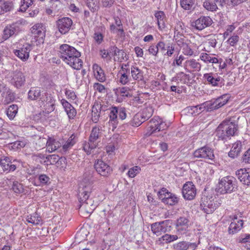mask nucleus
Here are the masks:
<instances>
[{
	"label": "nucleus",
	"mask_w": 250,
	"mask_h": 250,
	"mask_svg": "<svg viewBox=\"0 0 250 250\" xmlns=\"http://www.w3.org/2000/svg\"><path fill=\"white\" fill-rule=\"evenodd\" d=\"M12 9V4L10 2L0 0V15L9 12Z\"/></svg>",
	"instance_id": "ea45409f"
},
{
	"label": "nucleus",
	"mask_w": 250,
	"mask_h": 250,
	"mask_svg": "<svg viewBox=\"0 0 250 250\" xmlns=\"http://www.w3.org/2000/svg\"><path fill=\"white\" fill-rule=\"evenodd\" d=\"M102 127L100 126H95L92 129L90 135L89 137V141L91 142L97 143L98 144V140L102 135Z\"/></svg>",
	"instance_id": "72a5a7b5"
},
{
	"label": "nucleus",
	"mask_w": 250,
	"mask_h": 250,
	"mask_svg": "<svg viewBox=\"0 0 250 250\" xmlns=\"http://www.w3.org/2000/svg\"><path fill=\"white\" fill-rule=\"evenodd\" d=\"M94 168L99 174L104 177H108L112 171L111 167L102 160L95 162Z\"/></svg>",
	"instance_id": "9b49d317"
},
{
	"label": "nucleus",
	"mask_w": 250,
	"mask_h": 250,
	"mask_svg": "<svg viewBox=\"0 0 250 250\" xmlns=\"http://www.w3.org/2000/svg\"><path fill=\"white\" fill-rule=\"evenodd\" d=\"M153 112V106L150 104H146L141 112H139L136 114L135 119H138V118H143L144 120L146 121L152 116Z\"/></svg>",
	"instance_id": "cd10ccee"
},
{
	"label": "nucleus",
	"mask_w": 250,
	"mask_h": 250,
	"mask_svg": "<svg viewBox=\"0 0 250 250\" xmlns=\"http://www.w3.org/2000/svg\"><path fill=\"white\" fill-rule=\"evenodd\" d=\"M12 188L14 192L17 194L21 193L24 192L22 185L17 181L13 182Z\"/></svg>",
	"instance_id": "5fc2aeb1"
},
{
	"label": "nucleus",
	"mask_w": 250,
	"mask_h": 250,
	"mask_svg": "<svg viewBox=\"0 0 250 250\" xmlns=\"http://www.w3.org/2000/svg\"><path fill=\"white\" fill-rule=\"evenodd\" d=\"M184 67L187 72L199 71L201 64L195 59H191L187 60L184 63Z\"/></svg>",
	"instance_id": "393cba45"
},
{
	"label": "nucleus",
	"mask_w": 250,
	"mask_h": 250,
	"mask_svg": "<svg viewBox=\"0 0 250 250\" xmlns=\"http://www.w3.org/2000/svg\"><path fill=\"white\" fill-rule=\"evenodd\" d=\"M195 0H180L181 7L186 10H191L194 9Z\"/></svg>",
	"instance_id": "37998d69"
},
{
	"label": "nucleus",
	"mask_w": 250,
	"mask_h": 250,
	"mask_svg": "<svg viewBox=\"0 0 250 250\" xmlns=\"http://www.w3.org/2000/svg\"><path fill=\"white\" fill-rule=\"evenodd\" d=\"M38 179L42 186L48 185L51 183L50 177L44 174L39 175Z\"/></svg>",
	"instance_id": "09e8293b"
},
{
	"label": "nucleus",
	"mask_w": 250,
	"mask_h": 250,
	"mask_svg": "<svg viewBox=\"0 0 250 250\" xmlns=\"http://www.w3.org/2000/svg\"><path fill=\"white\" fill-rule=\"evenodd\" d=\"M63 143V141L62 140L58 141L49 137L46 142L47 149L49 152H52L60 148Z\"/></svg>",
	"instance_id": "c756f323"
},
{
	"label": "nucleus",
	"mask_w": 250,
	"mask_h": 250,
	"mask_svg": "<svg viewBox=\"0 0 250 250\" xmlns=\"http://www.w3.org/2000/svg\"><path fill=\"white\" fill-rule=\"evenodd\" d=\"M33 3V0H22L21 5L20 8V11L25 12L26 9Z\"/></svg>",
	"instance_id": "4d7b16f0"
},
{
	"label": "nucleus",
	"mask_w": 250,
	"mask_h": 250,
	"mask_svg": "<svg viewBox=\"0 0 250 250\" xmlns=\"http://www.w3.org/2000/svg\"><path fill=\"white\" fill-rule=\"evenodd\" d=\"M168 125L158 117H154L148 122L146 127V135H151L154 132L167 129Z\"/></svg>",
	"instance_id": "423d86ee"
},
{
	"label": "nucleus",
	"mask_w": 250,
	"mask_h": 250,
	"mask_svg": "<svg viewBox=\"0 0 250 250\" xmlns=\"http://www.w3.org/2000/svg\"><path fill=\"white\" fill-rule=\"evenodd\" d=\"M212 23V20L209 17L202 16L193 22L192 26L198 30H202L210 26Z\"/></svg>",
	"instance_id": "aec40b11"
},
{
	"label": "nucleus",
	"mask_w": 250,
	"mask_h": 250,
	"mask_svg": "<svg viewBox=\"0 0 250 250\" xmlns=\"http://www.w3.org/2000/svg\"><path fill=\"white\" fill-rule=\"evenodd\" d=\"M176 80L180 81L183 83H187L190 80V76L183 72L178 73L176 76Z\"/></svg>",
	"instance_id": "a18cd8bd"
},
{
	"label": "nucleus",
	"mask_w": 250,
	"mask_h": 250,
	"mask_svg": "<svg viewBox=\"0 0 250 250\" xmlns=\"http://www.w3.org/2000/svg\"><path fill=\"white\" fill-rule=\"evenodd\" d=\"M116 101L118 103L122 102L125 98V87H118L114 89Z\"/></svg>",
	"instance_id": "58836bf2"
},
{
	"label": "nucleus",
	"mask_w": 250,
	"mask_h": 250,
	"mask_svg": "<svg viewBox=\"0 0 250 250\" xmlns=\"http://www.w3.org/2000/svg\"><path fill=\"white\" fill-rule=\"evenodd\" d=\"M200 59L206 63L216 64L219 62L220 60L215 57V54L201 53L200 55Z\"/></svg>",
	"instance_id": "7c9ffc66"
},
{
	"label": "nucleus",
	"mask_w": 250,
	"mask_h": 250,
	"mask_svg": "<svg viewBox=\"0 0 250 250\" xmlns=\"http://www.w3.org/2000/svg\"><path fill=\"white\" fill-rule=\"evenodd\" d=\"M0 93L2 97L4 98L3 102L5 104L13 102L15 99L14 93L4 83L0 84Z\"/></svg>",
	"instance_id": "412c9836"
},
{
	"label": "nucleus",
	"mask_w": 250,
	"mask_h": 250,
	"mask_svg": "<svg viewBox=\"0 0 250 250\" xmlns=\"http://www.w3.org/2000/svg\"><path fill=\"white\" fill-rule=\"evenodd\" d=\"M97 146V143L91 142L88 140V142H85L83 145V149L87 155H89L91 153L92 150L95 149Z\"/></svg>",
	"instance_id": "79ce46f5"
},
{
	"label": "nucleus",
	"mask_w": 250,
	"mask_h": 250,
	"mask_svg": "<svg viewBox=\"0 0 250 250\" xmlns=\"http://www.w3.org/2000/svg\"><path fill=\"white\" fill-rule=\"evenodd\" d=\"M31 49L32 46L31 45L25 44L19 49L15 50L14 54L23 62H25L29 57V53Z\"/></svg>",
	"instance_id": "4be33fe9"
},
{
	"label": "nucleus",
	"mask_w": 250,
	"mask_h": 250,
	"mask_svg": "<svg viewBox=\"0 0 250 250\" xmlns=\"http://www.w3.org/2000/svg\"><path fill=\"white\" fill-rule=\"evenodd\" d=\"M236 175L242 184L250 185V168H241L236 171Z\"/></svg>",
	"instance_id": "b1692460"
},
{
	"label": "nucleus",
	"mask_w": 250,
	"mask_h": 250,
	"mask_svg": "<svg viewBox=\"0 0 250 250\" xmlns=\"http://www.w3.org/2000/svg\"><path fill=\"white\" fill-rule=\"evenodd\" d=\"M93 68L95 78L101 82H104L105 77L103 70L96 64L93 65Z\"/></svg>",
	"instance_id": "c9c22d12"
},
{
	"label": "nucleus",
	"mask_w": 250,
	"mask_h": 250,
	"mask_svg": "<svg viewBox=\"0 0 250 250\" xmlns=\"http://www.w3.org/2000/svg\"><path fill=\"white\" fill-rule=\"evenodd\" d=\"M242 162L246 164H250V148L247 150L242 158Z\"/></svg>",
	"instance_id": "338daca9"
},
{
	"label": "nucleus",
	"mask_w": 250,
	"mask_h": 250,
	"mask_svg": "<svg viewBox=\"0 0 250 250\" xmlns=\"http://www.w3.org/2000/svg\"><path fill=\"white\" fill-rule=\"evenodd\" d=\"M131 73L132 76L134 80H142L143 78V75L141 71L138 68L134 67L131 68Z\"/></svg>",
	"instance_id": "6e6d98bb"
},
{
	"label": "nucleus",
	"mask_w": 250,
	"mask_h": 250,
	"mask_svg": "<svg viewBox=\"0 0 250 250\" xmlns=\"http://www.w3.org/2000/svg\"><path fill=\"white\" fill-rule=\"evenodd\" d=\"M158 195L165 204L174 206L178 203L179 199L176 195L169 192L166 188H163L159 191Z\"/></svg>",
	"instance_id": "9d476101"
},
{
	"label": "nucleus",
	"mask_w": 250,
	"mask_h": 250,
	"mask_svg": "<svg viewBox=\"0 0 250 250\" xmlns=\"http://www.w3.org/2000/svg\"><path fill=\"white\" fill-rule=\"evenodd\" d=\"M115 25L117 26L118 35L122 37L124 35V30L120 19L116 17L115 18Z\"/></svg>",
	"instance_id": "864d4df0"
},
{
	"label": "nucleus",
	"mask_w": 250,
	"mask_h": 250,
	"mask_svg": "<svg viewBox=\"0 0 250 250\" xmlns=\"http://www.w3.org/2000/svg\"><path fill=\"white\" fill-rule=\"evenodd\" d=\"M59 159L60 157L57 155H49L47 156L46 160H45L44 162L48 163L50 165H54L58 163Z\"/></svg>",
	"instance_id": "13d9d810"
},
{
	"label": "nucleus",
	"mask_w": 250,
	"mask_h": 250,
	"mask_svg": "<svg viewBox=\"0 0 250 250\" xmlns=\"http://www.w3.org/2000/svg\"><path fill=\"white\" fill-rule=\"evenodd\" d=\"M21 22L19 21L8 24L3 30L2 38L7 40L10 37L16 35L21 30Z\"/></svg>",
	"instance_id": "f8f14e48"
},
{
	"label": "nucleus",
	"mask_w": 250,
	"mask_h": 250,
	"mask_svg": "<svg viewBox=\"0 0 250 250\" xmlns=\"http://www.w3.org/2000/svg\"><path fill=\"white\" fill-rule=\"evenodd\" d=\"M31 36L37 42V44L43 43L45 36V27L42 24L37 23L31 28Z\"/></svg>",
	"instance_id": "6e6552de"
},
{
	"label": "nucleus",
	"mask_w": 250,
	"mask_h": 250,
	"mask_svg": "<svg viewBox=\"0 0 250 250\" xmlns=\"http://www.w3.org/2000/svg\"><path fill=\"white\" fill-rule=\"evenodd\" d=\"M178 237L177 235H171L169 234H165L159 237L156 240V243L158 245H163L165 244H168L177 240Z\"/></svg>",
	"instance_id": "2f4dec72"
},
{
	"label": "nucleus",
	"mask_w": 250,
	"mask_h": 250,
	"mask_svg": "<svg viewBox=\"0 0 250 250\" xmlns=\"http://www.w3.org/2000/svg\"><path fill=\"white\" fill-rule=\"evenodd\" d=\"M61 103L69 119H73L77 114L75 108L65 99H62L61 101Z\"/></svg>",
	"instance_id": "c85d7f7f"
},
{
	"label": "nucleus",
	"mask_w": 250,
	"mask_h": 250,
	"mask_svg": "<svg viewBox=\"0 0 250 250\" xmlns=\"http://www.w3.org/2000/svg\"><path fill=\"white\" fill-rule=\"evenodd\" d=\"M72 20L68 17H63L57 21V25L60 32L62 34L67 33L72 25Z\"/></svg>",
	"instance_id": "f3484780"
},
{
	"label": "nucleus",
	"mask_w": 250,
	"mask_h": 250,
	"mask_svg": "<svg viewBox=\"0 0 250 250\" xmlns=\"http://www.w3.org/2000/svg\"><path fill=\"white\" fill-rule=\"evenodd\" d=\"M229 95L224 94L215 100L210 101L212 110L218 109L225 105L229 101Z\"/></svg>",
	"instance_id": "a878e982"
},
{
	"label": "nucleus",
	"mask_w": 250,
	"mask_h": 250,
	"mask_svg": "<svg viewBox=\"0 0 250 250\" xmlns=\"http://www.w3.org/2000/svg\"><path fill=\"white\" fill-rule=\"evenodd\" d=\"M242 148V142L238 141H236L232 145L231 150L229 152L228 155L229 157L233 159L237 157L241 151Z\"/></svg>",
	"instance_id": "f704fd0d"
},
{
	"label": "nucleus",
	"mask_w": 250,
	"mask_h": 250,
	"mask_svg": "<svg viewBox=\"0 0 250 250\" xmlns=\"http://www.w3.org/2000/svg\"><path fill=\"white\" fill-rule=\"evenodd\" d=\"M189 220L185 217H180L176 220V230L181 234H186L189 231Z\"/></svg>",
	"instance_id": "a211bd4d"
},
{
	"label": "nucleus",
	"mask_w": 250,
	"mask_h": 250,
	"mask_svg": "<svg viewBox=\"0 0 250 250\" xmlns=\"http://www.w3.org/2000/svg\"><path fill=\"white\" fill-rule=\"evenodd\" d=\"M59 56L65 63L73 68L80 70L83 66V61L80 59L81 53L74 47L64 44L60 46Z\"/></svg>",
	"instance_id": "f03ea898"
},
{
	"label": "nucleus",
	"mask_w": 250,
	"mask_h": 250,
	"mask_svg": "<svg viewBox=\"0 0 250 250\" xmlns=\"http://www.w3.org/2000/svg\"><path fill=\"white\" fill-rule=\"evenodd\" d=\"M140 167L138 166H135L129 169L127 172V175L130 178H134L140 172Z\"/></svg>",
	"instance_id": "052dcab7"
},
{
	"label": "nucleus",
	"mask_w": 250,
	"mask_h": 250,
	"mask_svg": "<svg viewBox=\"0 0 250 250\" xmlns=\"http://www.w3.org/2000/svg\"><path fill=\"white\" fill-rule=\"evenodd\" d=\"M182 194L186 200H191L195 198L196 194V189L192 182H188L184 185Z\"/></svg>",
	"instance_id": "4468645a"
},
{
	"label": "nucleus",
	"mask_w": 250,
	"mask_h": 250,
	"mask_svg": "<svg viewBox=\"0 0 250 250\" xmlns=\"http://www.w3.org/2000/svg\"><path fill=\"white\" fill-rule=\"evenodd\" d=\"M169 220L155 222L151 225V230L153 234L158 236L162 233L168 231L171 229Z\"/></svg>",
	"instance_id": "1a4fd4ad"
},
{
	"label": "nucleus",
	"mask_w": 250,
	"mask_h": 250,
	"mask_svg": "<svg viewBox=\"0 0 250 250\" xmlns=\"http://www.w3.org/2000/svg\"><path fill=\"white\" fill-rule=\"evenodd\" d=\"M191 246L193 247L196 246L195 243H189L186 241H181L174 244L172 248L174 250H187Z\"/></svg>",
	"instance_id": "e433bc0d"
},
{
	"label": "nucleus",
	"mask_w": 250,
	"mask_h": 250,
	"mask_svg": "<svg viewBox=\"0 0 250 250\" xmlns=\"http://www.w3.org/2000/svg\"><path fill=\"white\" fill-rule=\"evenodd\" d=\"M243 225V220L238 219L237 215H234L232 218V221L229 227L228 232L229 234H234L237 233L242 228Z\"/></svg>",
	"instance_id": "5701e85b"
},
{
	"label": "nucleus",
	"mask_w": 250,
	"mask_h": 250,
	"mask_svg": "<svg viewBox=\"0 0 250 250\" xmlns=\"http://www.w3.org/2000/svg\"><path fill=\"white\" fill-rule=\"evenodd\" d=\"M193 156L196 158L205 159L211 160L214 159L213 150L208 146H204L196 149L193 153Z\"/></svg>",
	"instance_id": "ddd939ff"
},
{
	"label": "nucleus",
	"mask_w": 250,
	"mask_h": 250,
	"mask_svg": "<svg viewBox=\"0 0 250 250\" xmlns=\"http://www.w3.org/2000/svg\"><path fill=\"white\" fill-rule=\"evenodd\" d=\"M134 90L132 89H129L127 91L126 89V98H131L130 101L128 102V104L130 105L132 104L133 106H137V104L141 103V100L139 97L136 96H134Z\"/></svg>",
	"instance_id": "4c0bfd02"
},
{
	"label": "nucleus",
	"mask_w": 250,
	"mask_h": 250,
	"mask_svg": "<svg viewBox=\"0 0 250 250\" xmlns=\"http://www.w3.org/2000/svg\"><path fill=\"white\" fill-rule=\"evenodd\" d=\"M100 111L98 110L97 105H94L92 108V121L94 123H97L100 116Z\"/></svg>",
	"instance_id": "49530a36"
},
{
	"label": "nucleus",
	"mask_w": 250,
	"mask_h": 250,
	"mask_svg": "<svg viewBox=\"0 0 250 250\" xmlns=\"http://www.w3.org/2000/svg\"><path fill=\"white\" fill-rule=\"evenodd\" d=\"M200 206L201 209L207 214L212 213L217 207L214 202L207 196L202 198Z\"/></svg>",
	"instance_id": "6ab92c4d"
},
{
	"label": "nucleus",
	"mask_w": 250,
	"mask_h": 250,
	"mask_svg": "<svg viewBox=\"0 0 250 250\" xmlns=\"http://www.w3.org/2000/svg\"><path fill=\"white\" fill-rule=\"evenodd\" d=\"M18 107L16 104L10 105L6 110V114L10 120H13L16 115Z\"/></svg>",
	"instance_id": "a19ab883"
},
{
	"label": "nucleus",
	"mask_w": 250,
	"mask_h": 250,
	"mask_svg": "<svg viewBox=\"0 0 250 250\" xmlns=\"http://www.w3.org/2000/svg\"><path fill=\"white\" fill-rule=\"evenodd\" d=\"M118 145L117 143H108L105 147L106 152L109 155H113L115 154V151L117 148Z\"/></svg>",
	"instance_id": "3c124183"
},
{
	"label": "nucleus",
	"mask_w": 250,
	"mask_h": 250,
	"mask_svg": "<svg viewBox=\"0 0 250 250\" xmlns=\"http://www.w3.org/2000/svg\"><path fill=\"white\" fill-rule=\"evenodd\" d=\"M241 243L244 244V247L247 250H250V234L246 235L244 238H242Z\"/></svg>",
	"instance_id": "e2e57ef3"
},
{
	"label": "nucleus",
	"mask_w": 250,
	"mask_h": 250,
	"mask_svg": "<svg viewBox=\"0 0 250 250\" xmlns=\"http://www.w3.org/2000/svg\"><path fill=\"white\" fill-rule=\"evenodd\" d=\"M237 130V125L229 120L224 121L217 127L216 136L219 139L225 140L227 137L234 136Z\"/></svg>",
	"instance_id": "7ed1b4c3"
},
{
	"label": "nucleus",
	"mask_w": 250,
	"mask_h": 250,
	"mask_svg": "<svg viewBox=\"0 0 250 250\" xmlns=\"http://www.w3.org/2000/svg\"><path fill=\"white\" fill-rule=\"evenodd\" d=\"M124 63L120 64L121 70L117 74V82L125 84V71L124 70Z\"/></svg>",
	"instance_id": "de8ad7c7"
},
{
	"label": "nucleus",
	"mask_w": 250,
	"mask_h": 250,
	"mask_svg": "<svg viewBox=\"0 0 250 250\" xmlns=\"http://www.w3.org/2000/svg\"><path fill=\"white\" fill-rule=\"evenodd\" d=\"M83 181L80 184L78 188V199L80 203L79 208L83 209L87 213L91 214L96 208L97 205L94 201L90 198V195L92 192V186L90 182L86 183L87 180L90 181L92 178V174L90 172L84 173Z\"/></svg>",
	"instance_id": "f257e3e1"
},
{
	"label": "nucleus",
	"mask_w": 250,
	"mask_h": 250,
	"mask_svg": "<svg viewBox=\"0 0 250 250\" xmlns=\"http://www.w3.org/2000/svg\"><path fill=\"white\" fill-rule=\"evenodd\" d=\"M196 106L198 107L199 114L204 111L206 109L207 111L212 110V109L211 108V105L210 101L205 102L201 104L196 105Z\"/></svg>",
	"instance_id": "8fccbe9b"
},
{
	"label": "nucleus",
	"mask_w": 250,
	"mask_h": 250,
	"mask_svg": "<svg viewBox=\"0 0 250 250\" xmlns=\"http://www.w3.org/2000/svg\"><path fill=\"white\" fill-rule=\"evenodd\" d=\"M118 113V109L116 107H114L112 108L109 114L110 121H114L115 119H117V114Z\"/></svg>",
	"instance_id": "69168bd1"
},
{
	"label": "nucleus",
	"mask_w": 250,
	"mask_h": 250,
	"mask_svg": "<svg viewBox=\"0 0 250 250\" xmlns=\"http://www.w3.org/2000/svg\"><path fill=\"white\" fill-rule=\"evenodd\" d=\"M203 6L207 10L210 11H215L218 9L217 5L215 3L209 0H205L203 3Z\"/></svg>",
	"instance_id": "603ef678"
},
{
	"label": "nucleus",
	"mask_w": 250,
	"mask_h": 250,
	"mask_svg": "<svg viewBox=\"0 0 250 250\" xmlns=\"http://www.w3.org/2000/svg\"><path fill=\"white\" fill-rule=\"evenodd\" d=\"M155 18L157 22L158 28L160 30H162L166 27V15L162 11H157L155 12Z\"/></svg>",
	"instance_id": "473e14b6"
},
{
	"label": "nucleus",
	"mask_w": 250,
	"mask_h": 250,
	"mask_svg": "<svg viewBox=\"0 0 250 250\" xmlns=\"http://www.w3.org/2000/svg\"><path fill=\"white\" fill-rule=\"evenodd\" d=\"M94 39L98 44H101L103 41V36L100 32H96L94 34Z\"/></svg>",
	"instance_id": "774afa93"
},
{
	"label": "nucleus",
	"mask_w": 250,
	"mask_h": 250,
	"mask_svg": "<svg viewBox=\"0 0 250 250\" xmlns=\"http://www.w3.org/2000/svg\"><path fill=\"white\" fill-rule=\"evenodd\" d=\"M237 181L230 176L223 177L219 182V190L221 194L231 193L236 188Z\"/></svg>",
	"instance_id": "39448f33"
},
{
	"label": "nucleus",
	"mask_w": 250,
	"mask_h": 250,
	"mask_svg": "<svg viewBox=\"0 0 250 250\" xmlns=\"http://www.w3.org/2000/svg\"><path fill=\"white\" fill-rule=\"evenodd\" d=\"M10 78V83L17 88L22 86L25 81L23 74L19 70H16L11 73Z\"/></svg>",
	"instance_id": "dca6fc26"
},
{
	"label": "nucleus",
	"mask_w": 250,
	"mask_h": 250,
	"mask_svg": "<svg viewBox=\"0 0 250 250\" xmlns=\"http://www.w3.org/2000/svg\"><path fill=\"white\" fill-rule=\"evenodd\" d=\"M147 51L149 54L153 56L157 57L159 53L158 46L155 43H151L148 47Z\"/></svg>",
	"instance_id": "bf43d9fd"
},
{
	"label": "nucleus",
	"mask_w": 250,
	"mask_h": 250,
	"mask_svg": "<svg viewBox=\"0 0 250 250\" xmlns=\"http://www.w3.org/2000/svg\"><path fill=\"white\" fill-rule=\"evenodd\" d=\"M203 79L205 83L211 85L213 86H216L220 81V77L218 76L216 74L208 73L204 74Z\"/></svg>",
	"instance_id": "bb28decb"
},
{
	"label": "nucleus",
	"mask_w": 250,
	"mask_h": 250,
	"mask_svg": "<svg viewBox=\"0 0 250 250\" xmlns=\"http://www.w3.org/2000/svg\"><path fill=\"white\" fill-rule=\"evenodd\" d=\"M125 52L123 49H119L117 48L116 51L115 53V61H117L120 62H122L124 60V54Z\"/></svg>",
	"instance_id": "680f3d73"
},
{
	"label": "nucleus",
	"mask_w": 250,
	"mask_h": 250,
	"mask_svg": "<svg viewBox=\"0 0 250 250\" xmlns=\"http://www.w3.org/2000/svg\"><path fill=\"white\" fill-rule=\"evenodd\" d=\"M21 164L20 160L13 159L11 157H2L0 160V166L4 172L9 173L14 171Z\"/></svg>",
	"instance_id": "0eeeda50"
},
{
	"label": "nucleus",
	"mask_w": 250,
	"mask_h": 250,
	"mask_svg": "<svg viewBox=\"0 0 250 250\" xmlns=\"http://www.w3.org/2000/svg\"><path fill=\"white\" fill-rule=\"evenodd\" d=\"M182 53L189 57L194 55V51L191 47L190 42L185 38H180L176 41Z\"/></svg>",
	"instance_id": "2eb2a0df"
},
{
	"label": "nucleus",
	"mask_w": 250,
	"mask_h": 250,
	"mask_svg": "<svg viewBox=\"0 0 250 250\" xmlns=\"http://www.w3.org/2000/svg\"><path fill=\"white\" fill-rule=\"evenodd\" d=\"M75 136L74 134H72L67 139L65 144L62 146V149L63 151H67L76 143V142L75 140Z\"/></svg>",
	"instance_id": "c03bdc74"
},
{
	"label": "nucleus",
	"mask_w": 250,
	"mask_h": 250,
	"mask_svg": "<svg viewBox=\"0 0 250 250\" xmlns=\"http://www.w3.org/2000/svg\"><path fill=\"white\" fill-rule=\"evenodd\" d=\"M28 99L31 101H41L42 103L45 102L46 104H50V108L48 109L50 111L54 109L55 105L52 101V98L47 93L42 94L40 87H31L28 92Z\"/></svg>",
	"instance_id": "20e7f679"
},
{
	"label": "nucleus",
	"mask_w": 250,
	"mask_h": 250,
	"mask_svg": "<svg viewBox=\"0 0 250 250\" xmlns=\"http://www.w3.org/2000/svg\"><path fill=\"white\" fill-rule=\"evenodd\" d=\"M239 37L237 35H233L228 40V43L231 46H235L239 41Z\"/></svg>",
	"instance_id": "0e129e2a"
}]
</instances>
